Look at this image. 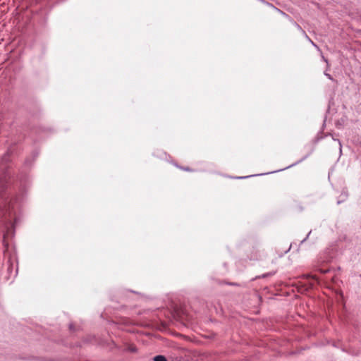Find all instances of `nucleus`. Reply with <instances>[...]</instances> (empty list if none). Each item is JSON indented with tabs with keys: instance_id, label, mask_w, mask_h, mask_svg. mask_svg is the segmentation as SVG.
<instances>
[{
	"instance_id": "obj_1",
	"label": "nucleus",
	"mask_w": 361,
	"mask_h": 361,
	"mask_svg": "<svg viewBox=\"0 0 361 361\" xmlns=\"http://www.w3.org/2000/svg\"><path fill=\"white\" fill-rule=\"evenodd\" d=\"M154 361H167V360L164 356L157 355L154 357Z\"/></svg>"
},
{
	"instance_id": "obj_2",
	"label": "nucleus",
	"mask_w": 361,
	"mask_h": 361,
	"mask_svg": "<svg viewBox=\"0 0 361 361\" xmlns=\"http://www.w3.org/2000/svg\"><path fill=\"white\" fill-rule=\"evenodd\" d=\"M320 271L322 273H326L328 271L327 270H324V269H320Z\"/></svg>"
},
{
	"instance_id": "obj_3",
	"label": "nucleus",
	"mask_w": 361,
	"mask_h": 361,
	"mask_svg": "<svg viewBox=\"0 0 361 361\" xmlns=\"http://www.w3.org/2000/svg\"><path fill=\"white\" fill-rule=\"evenodd\" d=\"M325 75H326V76H328V78H329V79H331V75H329V74H327V73H325Z\"/></svg>"
},
{
	"instance_id": "obj_4",
	"label": "nucleus",
	"mask_w": 361,
	"mask_h": 361,
	"mask_svg": "<svg viewBox=\"0 0 361 361\" xmlns=\"http://www.w3.org/2000/svg\"><path fill=\"white\" fill-rule=\"evenodd\" d=\"M312 278H313L314 280H316V281H318V280H319V279H318V278H317V277H316L315 276H312Z\"/></svg>"
}]
</instances>
